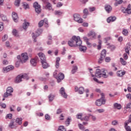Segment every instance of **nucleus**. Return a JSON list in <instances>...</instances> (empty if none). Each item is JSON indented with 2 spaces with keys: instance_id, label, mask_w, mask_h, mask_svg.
<instances>
[{
  "instance_id": "obj_6",
  "label": "nucleus",
  "mask_w": 131,
  "mask_h": 131,
  "mask_svg": "<svg viewBox=\"0 0 131 131\" xmlns=\"http://www.w3.org/2000/svg\"><path fill=\"white\" fill-rule=\"evenodd\" d=\"M13 90L12 87H8L7 89L6 92L4 93V97L8 98L9 96H12V93H13Z\"/></svg>"
},
{
  "instance_id": "obj_22",
  "label": "nucleus",
  "mask_w": 131,
  "mask_h": 131,
  "mask_svg": "<svg viewBox=\"0 0 131 131\" xmlns=\"http://www.w3.org/2000/svg\"><path fill=\"white\" fill-rule=\"evenodd\" d=\"M129 51H130V45L127 44L126 46L125 52L129 55Z\"/></svg>"
},
{
  "instance_id": "obj_20",
  "label": "nucleus",
  "mask_w": 131,
  "mask_h": 131,
  "mask_svg": "<svg viewBox=\"0 0 131 131\" xmlns=\"http://www.w3.org/2000/svg\"><path fill=\"white\" fill-rule=\"evenodd\" d=\"M78 47H79V50L81 52H83V53H85V52H86V47L81 46V45L78 46Z\"/></svg>"
},
{
  "instance_id": "obj_14",
  "label": "nucleus",
  "mask_w": 131,
  "mask_h": 131,
  "mask_svg": "<svg viewBox=\"0 0 131 131\" xmlns=\"http://www.w3.org/2000/svg\"><path fill=\"white\" fill-rule=\"evenodd\" d=\"M44 4H47V5L45 6L46 10H49V11H51L53 10V7L52 6V4L49 2V1H47V2H43Z\"/></svg>"
},
{
  "instance_id": "obj_54",
  "label": "nucleus",
  "mask_w": 131,
  "mask_h": 131,
  "mask_svg": "<svg viewBox=\"0 0 131 131\" xmlns=\"http://www.w3.org/2000/svg\"><path fill=\"white\" fill-rule=\"evenodd\" d=\"M118 124V122L117 120L113 121L112 122V124L113 125H116V124Z\"/></svg>"
},
{
  "instance_id": "obj_4",
  "label": "nucleus",
  "mask_w": 131,
  "mask_h": 131,
  "mask_svg": "<svg viewBox=\"0 0 131 131\" xmlns=\"http://www.w3.org/2000/svg\"><path fill=\"white\" fill-rule=\"evenodd\" d=\"M26 79V80H28L29 79V77L26 74H20L18 75L15 79V82L16 83H19V82H21L22 81V79Z\"/></svg>"
},
{
  "instance_id": "obj_39",
  "label": "nucleus",
  "mask_w": 131,
  "mask_h": 131,
  "mask_svg": "<svg viewBox=\"0 0 131 131\" xmlns=\"http://www.w3.org/2000/svg\"><path fill=\"white\" fill-rule=\"evenodd\" d=\"M12 34L14 36H18V31L15 29L13 30Z\"/></svg>"
},
{
  "instance_id": "obj_33",
  "label": "nucleus",
  "mask_w": 131,
  "mask_h": 131,
  "mask_svg": "<svg viewBox=\"0 0 131 131\" xmlns=\"http://www.w3.org/2000/svg\"><path fill=\"white\" fill-rule=\"evenodd\" d=\"M77 67L74 66L73 67V69L72 70V74H74V73H75V72H76V71H77Z\"/></svg>"
},
{
  "instance_id": "obj_5",
  "label": "nucleus",
  "mask_w": 131,
  "mask_h": 131,
  "mask_svg": "<svg viewBox=\"0 0 131 131\" xmlns=\"http://www.w3.org/2000/svg\"><path fill=\"white\" fill-rule=\"evenodd\" d=\"M101 98L100 99L97 100L95 102V104L97 106H101L102 105V104H103L104 105V104H105V103H106V100H105V99H104V97L105 96L104 93H101Z\"/></svg>"
},
{
  "instance_id": "obj_7",
  "label": "nucleus",
  "mask_w": 131,
  "mask_h": 131,
  "mask_svg": "<svg viewBox=\"0 0 131 131\" xmlns=\"http://www.w3.org/2000/svg\"><path fill=\"white\" fill-rule=\"evenodd\" d=\"M33 7L35 8V12L37 14L40 13V12H41V9L40 8V5H39L37 2H35L33 4Z\"/></svg>"
},
{
  "instance_id": "obj_30",
  "label": "nucleus",
  "mask_w": 131,
  "mask_h": 131,
  "mask_svg": "<svg viewBox=\"0 0 131 131\" xmlns=\"http://www.w3.org/2000/svg\"><path fill=\"white\" fill-rule=\"evenodd\" d=\"M29 26V23L26 21H25V23L23 24V28L24 29H27V28Z\"/></svg>"
},
{
  "instance_id": "obj_8",
  "label": "nucleus",
  "mask_w": 131,
  "mask_h": 131,
  "mask_svg": "<svg viewBox=\"0 0 131 131\" xmlns=\"http://www.w3.org/2000/svg\"><path fill=\"white\" fill-rule=\"evenodd\" d=\"M74 19L76 22H78V23H83V19L80 18V15L78 14H75L74 15Z\"/></svg>"
},
{
  "instance_id": "obj_35",
  "label": "nucleus",
  "mask_w": 131,
  "mask_h": 131,
  "mask_svg": "<svg viewBox=\"0 0 131 131\" xmlns=\"http://www.w3.org/2000/svg\"><path fill=\"white\" fill-rule=\"evenodd\" d=\"M12 117H13V114H8L6 116V119H12Z\"/></svg>"
},
{
  "instance_id": "obj_23",
  "label": "nucleus",
  "mask_w": 131,
  "mask_h": 131,
  "mask_svg": "<svg viewBox=\"0 0 131 131\" xmlns=\"http://www.w3.org/2000/svg\"><path fill=\"white\" fill-rule=\"evenodd\" d=\"M88 36H92L93 38H96V33L93 31H91L88 34Z\"/></svg>"
},
{
  "instance_id": "obj_63",
  "label": "nucleus",
  "mask_w": 131,
  "mask_h": 131,
  "mask_svg": "<svg viewBox=\"0 0 131 131\" xmlns=\"http://www.w3.org/2000/svg\"><path fill=\"white\" fill-rule=\"evenodd\" d=\"M127 109H131V103H128L126 106Z\"/></svg>"
},
{
  "instance_id": "obj_61",
  "label": "nucleus",
  "mask_w": 131,
  "mask_h": 131,
  "mask_svg": "<svg viewBox=\"0 0 131 131\" xmlns=\"http://www.w3.org/2000/svg\"><path fill=\"white\" fill-rule=\"evenodd\" d=\"M3 65H8V64H9V61H8L6 60H3Z\"/></svg>"
},
{
  "instance_id": "obj_59",
  "label": "nucleus",
  "mask_w": 131,
  "mask_h": 131,
  "mask_svg": "<svg viewBox=\"0 0 131 131\" xmlns=\"http://www.w3.org/2000/svg\"><path fill=\"white\" fill-rule=\"evenodd\" d=\"M82 25L83 27H89V23H83Z\"/></svg>"
},
{
  "instance_id": "obj_58",
  "label": "nucleus",
  "mask_w": 131,
  "mask_h": 131,
  "mask_svg": "<svg viewBox=\"0 0 131 131\" xmlns=\"http://www.w3.org/2000/svg\"><path fill=\"white\" fill-rule=\"evenodd\" d=\"M83 13L85 14V15H88L89 14V11L88 10V9H84L83 10Z\"/></svg>"
},
{
  "instance_id": "obj_47",
  "label": "nucleus",
  "mask_w": 131,
  "mask_h": 131,
  "mask_svg": "<svg viewBox=\"0 0 131 131\" xmlns=\"http://www.w3.org/2000/svg\"><path fill=\"white\" fill-rule=\"evenodd\" d=\"M8 39V35H5L2 38L3 41H6Z\"/></svg>"
},
{
  "instance_id": "obj_17",
  "label": "nucleus",
  "mask_w": 131,
  "mask_h": 131,
  "mask_svg": "<svg viewBox=\"0 0 131 131\" xmlns=\"http://www.w3.org/2000/svg\"><path fill=\"white\" fill-rule=\"evenodd\" d=\"M12 17L13 19V20L14 21V22H18V15L17 14V13H16V12H12Z\"/></svg>"
},
{
  "instance_id": "obj_21",
  "label": "nucleus",
  "mask_w": 131,
  "mask_h": 131,
  "mask_svg": "<svg viewBox=\"0 0 131 131\" xmlns=\"http://www.w3.org/2000/svg\"><path fill=\"white\" fill-rule=\"evenodd\" d=\"M83 39H84V41H85V42H86V43L88 47H91L92 43H91V42H90V39H89V38H88V37H83Z\"/></svg>"
},
{
  "instance_id": "obj_62",
  "label": "nucleus",
  "mask_w": 131,
  "mask_h": 131,
  "mask_svg": "<svg viewBox=\"0 0 131 131\" xmlns=\"http://www.w3.org/2000/svg\"><path fill=\"white\" fill-rule=\"evenodd\" d=\"M126 97L127 98V99H129L130 100H131V94H128L126 95Z\"/></svg>"
},
{
  "instance_id": "obj_56",
  "label": "nucleus",
  "mask_w": 131,
  "mask_h": 131,
  "mask_svg": "<svg viewBox=\"0 0 131 131\" xmlns=\"http://www.w3.org/2000/svg\"><path fill=\"white\" fill-rule=\"evenodd\" d=\"M78 127L80 128V129H84V127H83V125L81 124H79Z\"/></svg>"
},
{
  "instance_id": "obj_49",
  "label": "nucleus",
  "mask_w": 131,
  "mask_h": 131,
  "mask_svg": "<svg viewBox=\"0 0 131 131\" xmlns=\"http://www.w3.org/2000/svg\"><path fill=\"white\" fill-rule=\"evenodd\" d=\"M4 30V24L0 23V31H3Z\"/></svg>"
},
{
  "instance_id": "obj_37",
  "label": "nucleus",
  "mask_w": 131,
  "mask_h": 131,
  "mask_svg": "<svg viewBox=\"0 0 131 131\" xmlns=\"http://www.w3.org/2000/svg\"><path fill=\"white\" fill-rule=\"evenodd\" d=\"M116 3L115 4V6L116 7H117V6H118V5H120V4H122V0H116Z\"/></svg>"
},
{
  "instance_id": "obj_26",
  "label": "nucleus",
  "mask_w": 131,
  "mask_h": 131,
  "mask_svg": "<svg viewBox=\"0 0 131 131\" xmlns=\"http://www.w3.org/2000/svg\"><path fill=\"white\" fill-rule=\"evenodd\" d=\"M60 57L56 58V64H55L56 68H59L60 66V63H59V62H60Z\"/></svg>"
},
{
  "instance_id": "obj_29",
  "label": "nucleus",
  "mask_w": 131,
  "mask_h": 131,
  "mask_svg": "<svg viewBox=\"0 0 131 131\" xmlns=\"http://www.w3.org/2000/svg\"><path fill=\"white\" fill-rule=\"evenodd\" d=\"M16 122L19 125H21L22 124V118H17L16 119Z\"/></svg>"
},
{
  "instance_id": "obj_34",
  "label": "nucleus",
  "mask_w": 131,
  "mask_h": 131,
  "mask_svg": "<svg viewBox=\"0 0 131 131\" xmlns=\"http://www.w3.org/2000/svg\"><path fill=\"white\" fill-rule=\"evenodd\" d=\"M79 94H83L84 92V88L83 87H80L78 89Z\"/></svg>"
},
{
  "instance_id": "obj_45",
  "label": "nucleus",
  "mask_w": 131,
  "mask_h": 131,
  "mask_svg": "<svg viewBox=\"0 0 131 131\" xmlns=\"http://www.w3.org/2000/svg\"><path fill=\"white\" fill-rule=\"evenodd\" d=\"M43 23H44L43 20H40L38 23V27H42V26H43Z\"/></svg>"
},
{
  "instance_id": "obj_16",
  "label": "nucleus",
  "mask_w": 131,
  "mask_h": 131,
  "mask_svg": "<svg viewBox=\"0 0 131 131\" xmlns=\"http://www.w3.org/2000/svg\"><path fill=\"white\" fill-rule=\"evenodd\" d=\"M64 77L65 76L64 75V74L60 73L58 74V76L57 77L58 82H60L61 80H63V79L64 78Z\"/></svg>"
},
{
  "instance_id": "obj_41",
  "label": "nucleus",
  "mask_w": 131,
  "mask_h": 131,
  "mask_svg": "<svg viewBox=\"0 0 131 131\" xmlns=\"http://www.w3.org/2000/svg\"><path fill=\"white\" fill-rule=\"evenodd\" d=\"M20 0H15L14 5L16 6V7H19V6H20Z\"/></svg>"
},
{
  "instance_id": "obj_31",
  "label": "nucleus",
  "mask_w": 131,
  "mask_h": 131,
  "mask_svg": "<svg viewBox=\"0 0 131 131\" xmlns=\"http://www.w3.org/2000/svg\"><path fill=\"white\" fill-rule=\"evenodd\" d=\"M23 7L24 8L25 10H27V9H29V5L27 3H23Z\"/></svg>"
},
{
  "instance_id": "obj_9",
  "label": "nucleus",
  "mask_w": 131,
  "mask_h": 131,
  "mask_svg": "<svg viewBox=\"0 0 131 131\" xmlns=\"http://www.w3.org/2000/svg\"><path fill=\"white\" fill-rule=\"evenodd\" d=\"M106 50H103L101 52V56L99 58L98 60V63L99 64H101L102 62L103 61V59L105 58V57H106Z\"/></svg>"
},
{
  "instance_id": "obj_43",
  "label": "nucleus",
  "mask_w": 131,
  "mask_h": 131,
  "mask_svg": "<svg viewBox=\"0 0 131 131\" xmlns=\"http://www.w3.org/2000/svg\"><path fill=\"white\" fill-rule=\"evenodd\" d=\"M0 107L3 109H6L7 108V105L5 103H0Z\"/></svg>"
},
{
  "instance_id": "obj_40",
  "label": "nucleus",
  "mask_w": 131,
  "mask_h": 131,
  "mask_svg": "<svg viewBox=\"0 0 131 131\" xmlns=\"http://www.w3.org/2000/svg\"><path fill=\"white\" fill-rule=\"evenodd\" d=\"M58 131H66V129L64 127V126H60Z\"/></svg>"
},
{
  "instance_id": "obj_19",
  "label": "nucleus",
  "mask_w": 131,
  "mask_h": 131,
  "mask_svg": "<svg viewBox=\"0 0 131 131\" xmlns=\"http://www.w3.org/2000/svg\"><path fill=\"white\" fill-rule=\"evenodd\" d=\"M116 20V17L115 16H110L107 19V23H110V22H114Z\"/></svg>"
},
{
  "instance_id": "obj_60",
  "label": "nucleus",
  "mask_w": 131,
  "mask_h": 131,
  "mask_svg": "<svg viewBox=\"0 0 131 131\" xmlns=\"http://www.w3.org/2000/svg\"><path fill=\"white\" fill-rule=\"evenodd\" d=\"M110 40H111V37H107L104 38V40L105 41V42H107L108 41H109Z\"/></svg>"
},
{
  "instance_id": "obj_15",
  "label": "nucleus",
  "mask_w": 131,
  "mask_h": 131,
  "mask_svg": "<svg viewBox=\"0 0 131 131\" xmlns=\"http://www.w3.org/2000/svg\"><path fill=\"white\" fill-rule=\"evenodd\" d=\"M60 93L63 97V98H65V99L67 98L68 95L65 92V89L64 88L62 87L60 90Z\"/></svg>"
},
{
  "instance_id": "obj_53",
  "label": "nucleus",
  "mask_w": 131,
  "mask_h": 131,
  "mask_svg": "<svg viewBox=\"0 0 131 131\" xmlns=\"http://www.w3.org/2000/svg\"><path fill=\"white\" fill-rule=\"evenodd\" d=\"M105 62H108L111 61V58L110 57H106L105 59Z\"/></svg>"
},
{
  "instance_id": "obj_50",
  "label": "nucleus",
  "mask_w": 131,
  "mask_h": 131,
  "mask_svg": "<svg viewBox=\"0 0 131 131\" xmlns=\"http://www.w3.org/2000/svg\"><path fill=\"white\" fill-rule=\"evenodd\" d=\"M9 127H10V128H14V121H12L9 124Z\"/></svg>"
},
{
  "instance_id": "obj_52",
  "label": "nucleus",
  "mask_w": 131,
  "mask_h": 131,
  "mask_svg": "<svg viewBox=\"0 0 131 131\" xmlns=\"http://www.w3.org/2000/svg\"><path fill=\"white\" fill-rule=\"evenodd\" d=\"M93 80L94 81H96V82H98V83H104V82H100L99 81V80L96 78H93Z\"/></svg>"
},
{
  "instance_id": "obj_13",
  "label": "nucleus",
  "mask_w": 131,
  "mask_h": 131,
  "mask_svg": "<svg viewBox=\"0 0 131 131\" xmlns=\"http://www.w3.org/2000/svg\"><path fill=\"white\" fill-rule=\"evenodd\" d=\"M38 62V57H35L34 58L31 59L30 60V63L32 66H36L37 62Z\"/></svg>"
},
{
  "instance_id": "obj_57",
  "label": "nucleus",
  "mask_w": 131,
  "mask_h": 131,
  "mask_svg": "<svg viewBox=\"0 0 131 131\" xmlns=\"http://www.w3.org/2000/svg\"><path fill=\"white\" fill-rule=\"evenodd\" d=\"M2 19L3 21H7V16L2 14Z\"/></svg>"
},
{
  "instance_id": "obj_28",
  "label": "nucleus",
  "mask_w": 131,
  "mask_h": 131,
  "mask_svg": "<svg viewBox=\"0 0 131 131\" xmlns=\"http://www.w3.org/2000/svg\"><path fill=\"white\" fill-rule=\"evenodd\" d=\"M120 62L121 63V64L122 65H123V66H125V65H126V61H125L123 58H120Z\"/></svg>"
},
{
  "instance_id": "obj_36",
  "label": "nucleus",
  "mask_w": 131,
  "mask_h": 131,
  "mask_svg": "<svg viewBox=\"0 0 131 131\" xmlns=\"http://www.w3.org/2000/svg\"><path fill=\"white\" fill-rule=\"evenodd\" d=\"M49 41H47V45H52V36L49 35L48 36Z\"/></svg>"
},
{
  "instance_id": "obj_48",
  "label": "nucleus",
  "mask_w": 131,
  "mask_h": 131,
  "mask_svg": "<svg viewBox=\"0 0 131 131\" xmlns=\"http://www.w3.org/2000/svg\"><path fill=\"white\" fill-rule=\"evenodd\" d=\"M97 112H98V113H103V112H105V110L103 108L98 109V110H97Z\"/></svg>"
},
{
  "instance_id": "obj_38",
  "label": "nucleus",
  "mask_w": 131,
  "mask_h": 131,
  "mask_svg": "<svg viewBox=\"0 0 131 131\" xmlns=\"http://www.w3.org/2000/svg\"><path fill=\"white\" fill-rule=\"evenodd\" d=\"M98 43L99 45L97 46L98 50H101V48L102 47V41L101 39H99Z\"/></svg>"
},
{
  "instance_id": "obj_18",
  "label": "nucleus",
  "mask_w": 131,
  "mask_h": 131,
  "mask_svg": "<svg viewBox=\"0 0 131 131\" xmlns=\"http://www.w3.org/2000/svg\"><path fill=\"white\" fill-rule=\"evenodd\" d=\"M125 73H126V72H125V71H118L117 72V76H119V77H121L123 76V75H124Z\"/></svg>"
},
{
  "instance_id": "obj_10",
  "label": "nucleus",
  "mask_w": 131,
  "mask_h": 131,
  "mask_svg": "<svg viewBox=\"0 0 131 131\" xmlns=\"http://www.w3.org/2000/svg\"><path fill=\"white\" fill-rule=\"evenodd\" d=\"M28 60V55L26 53L21 54V58L20 59V62L23 63H25L26 61Z\"/></svg>"
},
{
  "instance_id": "obj_27",
  "label": "nucleus",
  "mask_w": 131,
  "mask_h": 131,
  "mask_svg": "<svg viewBox=\"0 0 131 131\" xmlns=\"http://www.w3.org/2000/svg\"><path fill=\"white\" fill-rule=\"evenodd\" d=\"M48 99L49 100V102H52L55 99V95L51 94L48 96Z\"/></svg>"
},
{
  "instance_id": "obj_42",
  "label": "nucleus",
  "mask_w": 131,
  "mask_h": 131,
  "mask_svg": "<svg viewBox=\"0 0 131 131\" xmlns=\"http://www.w3.org/2000/svg\"><path fill=\"white\" fill-rule=\"evenodd\" d=\"M122 33L123 35H127L128 34V31H127V29H123L122 31Z\"/></svg>"
},
{
  "instance_id": "obj_24",
  "label": "nucleus",
  "mask_w": 131,
  "mask_h": 131,
  "mask_svg": "<svg viewBox=\"0 0 131 131\" xmlns=\"http://www.w3.org/2000/svg\"><path fill=\"white\" fill-rule=\"evenodd\" d=\"M105 9L107 12V13H109L110 12H111L112 10V7L110 6V5H106L105 7Z\"/></svg>"
},
{
  "instance_id": "obj_25",
  "label": "nucleus",
  "mask_w": 131,
  "mask_h": 131,
  "mask_svg": "<svg viewBox=\"0 0 131 131\" xmlns=\"http://www.w3.org/2000/svg\"><path fill=\"white\" fill-rule=\"evenodd\" d=\"M115 109H118V110H120L121 109V105L118 103H115L114 104Z\"/></svg>"
},
{
  "instance_id": "obj_32",
  "label": "nucleus",
  "mask_w": 131,
  "mask_h": 131,
  "mask_svg": "<svg viewBox=\"0 0 131 131\" xmlns=\"http://www.w3.org/2000/svg\"><path fill=\"white\" fill-rule=\"evenodd\" d=\"M55 14L57 16H61L63 14V12L60 10H56L55 11Z\"/></svg>"
},
{
  "instance_id": "obj_12",
  "label": "nucleus",
  "mask_w": 131,
  "mask_h": 131,
  "mask_svg": "<svg viewBox=\"0 0 131 131\" xmlns=\"http://www.w3.org/2000/svg\"><path fill=\"white\" fill-rule=\"evenodd\" d=\"M14 69V66H9L7 67L3 68V72L4 73H7L9 72V71H11V70H13Z\"/></svg>"
},
{
  "instance_id": "obj_64",
  "label": "nucleus",
  "mask_w": 131,
  "mask_h": 131,
  "mask_svg": "<svg viewBox=\"0 0 131 131\" xmlns=\"http://www.w3.org/2000/svg\"><path fill=\"white\" fill-rule=\"evenodd\" d=\"M125 129L126 131H131L130 127H129V126H127L125 128Z\"/></svg>"
},
{
  "instance_id": "obj_11",
  "label": "nucleus",
  "mask_w": 131,
  "mask_h": 131,
  "mask_svg": "<svg viewBox=\"0 0 131 131\" xmlns=\"http://www.w3.org/2000/svg\"><path fill=\"white\" fill-rule=\"evenodd\" d=\"M41 30L39 29L35 33H33L32 34V38L34 39V42H36V40H35V39L36 38V37H37V36H39V35H40V34L41 33Z\"/></svg>"
},
{
  "instance_id": "obj_46",
  "label": "nucleus",
  "mask_w": 131,
  "mask_h": 131,
  "mask_svg": "<svg viewBox=\"0 0 131 131\" xmlns=\"http://www.w3.org/2000/svg\"><path fill=\"white\" fill-rule=\"evenodd\" d=\"M130 9H131V5H130V4H129L128 5L127 8H126V9H125L126 13H127L128 12V11H130Z\"/></svg>"
},
{
  "instance_id": "obj_44",
  "label": "nucleus",
  "mask_w": 131,
  "mask_h": 131,
  "mask_svg": "<svg viewBox=\"0 0 131 131\" xmlns=\"http://www.w3.org/2000/svg\"><path fill=\"white\" fill-rule=\"evenodd\" d=\"M70 121H71V120H70V119L68 118L67 119L66 121L65 122V124L67 126H68V125H69V124H70Z\"/></svg>"
},
{
  "instance_id": "obj_3",
  "label": "nucleus",
  "mask_w": 131,
  "mask_h": 131,
  "mask_svg": "<svg viewBox=\"0 0 131 131\" xmlns=\"http://www.w3.org/2000/svg\"><path fill=\"white\" fill-rule=\"evenodd\" d=\"M107 71L104 69H102L100 70L99 69H96L95 76L100 78L101 77H103L104 78H107L108 77V75L106 74V72Z\"/></svg>"
},
{
  "instance_id": "obj_55",
  "label": "nucleus",
  "mask_w": 131,
  "mask_h": 131,
  "mask_svg": "<svg viewBox=\"0 0 131 131\" xmlns=\"http://www.w3.org/2000/svg\"><path fill=\"white\" fill-rule=\"evenodd\" d=\"M108 49H110L111 50H115V46L114 45H110L108 46Z\"/></svg>"
},
{
  "instance_id": "obj_1",
  "label": "nucleus",
  "mask_w": 131,
  "mask_h": 131,
  "mask_svg": "<svg viewBox=\"0 0 131 131\" xmlns=\"http://www.w3.org/2000/svg\"><path fill=\"white\" fill-rule=\"evenodd\" d=\"M81 43H82V41L79 36H73L70 40L68 41V45L71 48L78 47V46H80Z\"/></svg>"
},
{
  "instance_id": "obj_51",
  "label": "nucleus",
  "mask_w": 131,
  "mask_h": 131,
  "mask_svg": "<svg viewBox=\"0 0 131 131\" xmlns=\"http://www.w3.org/2000/svg\"><path fill=\"white\" fill-rule=\"evenodd\" d=\"M62 6H63V3H58L56 6L57 8H61V7H62Z\"/></svg>"
},
{
  "instance_id": "obj_2",
  "label": "nucleus",
  "mask_w": 131,
  "mask_h": 131,
  "mask_svg": "<svg viewBox=\"0 0 131 131\" xmlns=\"http://www.w3.org/2000/svg\"><path fill=\"white\" fill-rule=\"evenodd\" d=\"M38 56L39 57L41 60V63L42 65V68L43 69H47L50 66H49V63L47 62V60L46 59V56L42 53H39L38 54Z\"/></svg>"
}]
</instances>
